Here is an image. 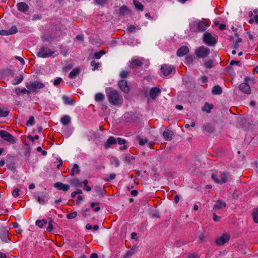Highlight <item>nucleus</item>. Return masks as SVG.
<instances>
[{
    "instance_id": "obj_18",
    "label": "nucleus",
    "mask_w": 258,
    "mask_h": 258,
    "mask_svg": "<svg viewBox=\"0 0 258 258\" xmlns=\"http://www.w3.org/2000/svg\"><path fill=\"white\" fill-rule=\"evenodd\" d=\"M188 52V47L186 46H182L179 49H178L176 54L177 56L181 57L187 53Z\"/></svg>"
},
{
    "instance_id": "obj_21",
    "label": "nucleus",
    "mask_w": 258,
    "mask_h": 258,
    "mask_svg": "<svg viewBox=\"0 0 258 258\" xmlns=\"http://www.w3.org/2000/svg\"><path fill=\"white\" fill-rule=\"evenodd\" d=\"M35 197L38 203L41 205H44L48 201V198L44 195L41 196L38 195Z\"/></svg>"
},
{
    "instance_id": "obj_9",
    "label": "nucleus",
    "mask_w": 258,
    "mask_h": 258,
    "mask_svg": "<svg viewBox=\"0 0 258 258\" xmlns=\"http://www.w3.org/2000/svg\"><path fill=\"white\" fill-rule=\"evenodd\" d=\"M54 53V51L51 50L48 47H43L37 53V55L40 57L46 58L50 56Z\"/></svg>"
},
{
    "instance_id": "obj_53",
    "label": "nucleus",
    "mask_w": 258,
    "mask_h": 258,
    "mask_svg": "<svg viewBox=\"0 0 258 258\" xmlns=\"http://www.w3.org/2000/svg\"><path fill=\"white\" fill-rule=\"evenodd\" d=\"M62 79L60 77L57 78L53 82V85L55 86H57L60 84V83L62 81Z\"/></svg>"
},
{
    "instance_id": "obj_42",
    "label": "nucleus",
    "mask_w": 258,
    "mask_h": 258,
    "mask_svg": "<svg viewBox=\"0 0 258 258\" xmlns=\"http://www.w3.org/2000/svg\"><path fill=\"white\" fill-rule=\"evenodd\" d=\"M35 123L34 117L33 116H30L29 119L26 122L27 125H33Z\"/></svg>"
},
{
    "instance_id": "obj_36",
    "label": "nucleus",
    "mask_w": 258,
    "mask_h": 258,
    "mask_svg": "<svg viewBox=\"0 0 258 258\" xmlns=\"http://www.w3.org/2000/svg\"><path fill=\"white\" fill-rule=\"evenodd\" d=\"M98 205H99V203H94V202H93V203H91L90 207L92 208H94L93 211L94 212H98L100 210V208L98 206Z\"/></svg>"
},
{
    "instance_id": "obj_38",
    "label": "nucleus",
    "mask_w": 258,
    "mask_h": 258,
    "mask_svg": "<svg viewBox=\"0 0 258 258\" xmlns=\"http://www.w3.org/2000/svg\"><path fill=\"white\" fill-rule=\"evenodd\" d=\"M70 182L75 186H81V182L79 181L78 178H74L70 181Z\"/></svg>"
},
{
    "instance_id": "obj_26",
    "label": "nucleus",
    "mask_w": 258,
    "mask_h": 258,
    "mask_svg": "<svg viewBox=\"0 0 258 258\" xmlns=\"http://www.w3.org/2000/svg\"><path fill=\"white\" fill-rule=\"evenodd\" d=\"M214 106L212 104H210L206 102L205 104L204 107H202V110L207 112V113H210L211 112V110L213 108Z\"/></svg>"
},
{
    "instance_id": "obj_34",
    "label": "nucleus",
    "mask_w": 258,
    "mask_h": 258,
    "mask_svg": "<svg viewBox=\"0 0 258 258\" xmlns=\"http://www.w3.org/2000/svg\"><path fill=\"white\" fill-rule=\"evenodd\" d=\"M137 140L139 142V144L141 146H143L148 142V140L147 138L143 139L141 138L140 136L137 137Z\"/></svg>"
},
{
    "instance_id": "obj_22",
    "label": "nucleus",
    "mask_w": 258,
    "mask_h": 258,
    "mask_svg": "<svg viewBox=\"0 0 258 258\" xmlns=\"http://www.w3.org/2000/svg\"><path fill=\"white\" fill-rule=\"evenodd\" d=\"M117 13L121 15H128L130 11L126 6H122L117 10Z\"/></svg>"
},
{
    "instance_id": "obj_30",
    "label": "nucleus",
    "mask_w": 258,
    "mask_h": 258,
    "mask_svg": "<svg viewBox=\"0 0 258 258\" xmlns=\"http://www.w3.org/2000/svg\"><path fill=\"white\" fill-rule=\"evenodd\" d=\"M203 128L206 133L210 134L213 133L214 131L213 127L209 124L204 125Z\"/></svg>"
},
{
    "instance_id": "obj_54",
    "label": "nucleus",
    "mask_w": 258,
    "mask_h": 258,
    "mask_svg": "<svg viewBox=\"0 0 258 258\" xmlns=\"http://www.w3.org/2000/svg\"><path fill=\"white\" fill-rule=\"evenodd\" d=\"M42 223L43 225H45V224H46L47 222V220L46 219H42V220H36V222H35V224H38L39 223Z\"/></svg>"
},
{
    "instance_id": "obj_43",
    "label": "nucleus",
    "mask_w": 258,
    "mask_h": 258,
    "mask_svg": "<svg viewBox=\"0 0 258 258\" xmlns=\"http://www.w3.org/2000/svg\"><path fill=\"white\" fill-rule=\"evenodd\" d=\"M53 220L51 218L49 219L48 226L47 228V230L48 232H51L53 229V226L52 224Z\"/></svg>"
},
{
    "instance_id": "obj_2",
    "label": "nucleus",
    "mask_w": 258,
    "mask_h": 258,
    "mask_svg": "<svg viewBox=\"0 0 258 258\" xmlns=\"http://www.w3.org/2000/svg\"><path fill=\"white\" fill-rule=\"evenodd\" d=\"M209 25V24L205 21L198 20L189 24V29L194 32H203L206 30Z\"/></svg>"
},
{
    "instance_id": "obj_51",
    "label": "nucleus",
    "mask_w": 258,
    "mask_h": 258,
    "mask_svg": "<svg viewBox=\"0 0 258 258\" xmlns=\"http://www.w3.org/2000/svg\"><path fill=\"white\" fill-rule=\"evenodd\" d=\"M28 139L32 141V142L34 141L35 140H37L39 139V136L38 135L34 136V137H32L30 135H29L28 136Z\"/></svg>"
},
{
    "instance_id": "obj_13",
    "label": "nucleus",
    "mask_w": 258,
    "mask_h": 258,
    "mask_svg": "<svg viewBox=\"0 0 258 258\" xmlns=\"http://www.w3.org/2000/svg\"><path fill=\"white\" fill-rule=\"evenodd\" d=\"M54 187L59 190L67 191L70 189V185L63 184L60 182H57L54 184Z\"/></svg>"
},
{
    "instance_id": "obj_28",
    "label": "nucleus",
    "mask_w": 258,
    "mask_h": 258,
    "mask_svg": "<svg viewBox=\"0 0 258 258\" xmlns=\"http://www.w3.org/2000/svg\"><path fill=\"white\" fill-rule=\"evenodd\" d=\"M80 72V69L78 68L73 69L69 74V77L71 79L75 78L79 74Z\"/></svg>"
},
{
    "instance_id": "obj_37",
    "label": "nucleus",
    "mask_w": 258,
    "mask_h": 258,
    "mask_svg": "<svg viewBox=\"0 0 258 258\" xmlns=\"http://www.w3.org/2000/svg\"><path fill=\"white\" fill-rule=\"evenodd\" d=\"M104 99V96L102 93H99L96 94L95 99L97 102H100Z\"/></svg>"
},
{
    "instance_id": "obj_20",
    "label": "nucleus",
    "mask_w": 258,
    "mask_h": 258,
    "mask_svg": "<svg viewBox=\"0 0 258 258\" xmlns=\"http://www.w3.org/2000/svg\"><path fill=\"white\" fill-rule=\"evenodd\" d=\"M116 143V140L114 137H110L107 141L104 144V147L106 149H107L110 147V146L112 145L115 144Z\"/></svg>"
},
{
    "instance_id": "obj_63",
    "label": "nucleus",
    "mask_w": 258,
    "mask_h": 258,
    "mask_svg": "<svg viewBox=\"0 0 258 258\" xmlns=\"http://www.w3.org/2000/svg\"><path fill=\"white\" fill-rule=\"evenodd\" d=\"M83 200V198L81 196H79L77 198V204H79L80 202L82 201Z\"/></svg>"
},
{
    "instance_id": "obj_62",
    "label": "nucleus",
    "mask_w": 258,
    "mask_h": 258,
    "mask_svg": "<svg viewBox=\"0 0 258 258\" xmlns=\"http://www.w3.org/2000/svg\"><path fill=\"white\" fill-rule=\"evenodd\" d=\"M208 81V78L206 76H203L201 78V81L202 83H206Z\"/></svg>"
},
{
    "instance_id": "obj_45",
    "label": "nucleus",
    "mask_w": 258,
    "mask_h": 258,
    "mask_svg": "<svg viewBox=\"0 0 258 258\" xmlns=\"http://www.w3.org/2000/svg\"><path fill=\"white\" fill-rule=\"evenodd\" d=\"M115 177L116 174L115 173H111L109 175V176L108 177L105 178L104 180L107 182H109L111 180L114 179L115 178Z\"/></svg>"
},
{
    "instance_id": "obj_5",
    "label": "nucleus",
    "mask_w": 258,
    "mask_h": 258,
    "mask_svg": "<svg viewBox=\"0 0 258 258\" xmlns=\"http://www.w3.org/2000/svg\"><path fill=\"white\" fill-rule=\"evenodd\" d=\"M26 86L28 89L31 90L33 93L37 92V89H41L45 87L43 83L38 81H34L30 84L26 83Z\"/></svg>"
},
{
    "instance_id": "obj_64",
    "label": "nucleus",
    "mask_w": 258,
    "mask_h": 258,
    "mask_svg": "<svg viewBox=\"0 0 258 258\" xmlns=\"http://www.w3.org/2000/svg\"><path fill=\"white\" fill-rule=\"evenodd\" d=\"M131 194L133 196L136 197L138 195V192L137 190L134 189L132 190Z\"/></svg>"
},
{
    "instance_id": "obj_24",
    "label": "nucleus",
    "mask_w": 258,
    "mask_h": 258,
    "mask_svg": "<svg viewBox=\"0 0 258 258\" xmlns=\"http://www.w3.org/2000/svg\"><path fill=\"white\" fill-rule=\"evenodd\" d=\"M137 247L136 246H134L127 251L123 258H129L131 257L134 253L137 252Z\"/></svg>"
},
{
    "instance_id": "obj_7",
    "label": "nucleus",
    "mask_w": 258,
    "mask_h": 258,
    "mask_svg": "<svg viewBox=\"0 0 258 258\" xmlns=\"http://www.w3.org/2000/svg\"><path fill=\"white\" fill-rule=\"evenodd\" d=\"M0 238L5 243H9L11 240L9 230L6 227L0 228Z\"/></svg>"
},
{
    "instance_id": "obj_19",
    "label": "nucleus",
    "mask_w": 258,
    "mask_h": 258,
    "mask_svg": "<svg viewBox=\"0 0 258 258\" xmlns=\"http://www.w3.org/2000/svg\"><path fill=\"white\" fill-rule=\"evenodd\" d=\"M143 64V62L141 60L137 59H133L130 61L129 68L133 69L136 66L141 67Z\"/></svg>"
},
{
    "instance_id": "obj_52",
    "label": "nucleus",
    "mask_w": 258,
    "mask_h": 258,
    "mask_svg": "<svg viewBox=\"0 0 258 258\" xmlns=\"http://www.w3.org/2000/svg\"><path fill=\"white\" fill-rule=\"evenodd\" d=\"M117 142L119 145L125 144L126 143V140L122 139L120 138H117V140H116V142Z\"/></svg>"
},
{
    "instance_id": "obj_44",
    "label": "nucleus",
    "mask_w": 258,
    "mask_h": 258,
    "mask_svg": "<svg viewBox=\"0 0 258 258\" xmlns=\"http://www.w3.org/2000/svg\"><path fill=\"white\" fill-rule=\"evenodd\" d=\"M18 31L17 28L16 26H13L10 30H9L10 35L16 34Z\"/></svg>"
},
{
    "instance_id": "obj_25",
    "label": "nucleus",
    "mask_w": 258,
    "mask_h": 258,
    "mask_svg": "<svg viewBox=\"0 0 258 258\" xmlns=\"http://www.w3.org/2000/svg\"><path fill=\"white\" fill-rule=\"evenodd\" d=\"M60 122L63 125H67L70 123L71 117L69 115H64L61 118Z\"/></svg>"
},
{
    "instance_id": "obj_46",
    "label": "nucleus",
    "mask_w": 258,
    "mask_h": 258,
    "mask_svg": "<svg viewBox=\"0 0 258 258\" xmlns=\"http://www.w3.org/2000/svg\"><path fill=\"white\" fill-rule=\"evenodd\" d=\"M91 66L93 67L94 68L92 69L93 71L95 70L96 69H97L99 67V63L98 62H96L95 60H92L91 62Z\"/></svg>"
},
{
    "instance_id": "obj_39",
    "label": "nucleus",
    "mask_w": 258,
    "mask_h": 258,
    "mask_svg": "<svg viewBox=\"0 0 258 258\" xmlns=\"http://www.w3.org/2000/svg\"><path fill=\"white\" fill-rule=\"evenodd\" d=\"M204 65L206 68L211 69L213 66V60L212 59H208L205 62Z\"/></svg>"
},
{
    "instance_id": "obj_41",
    "label": "nucleus",
    "mask_w": 258,
    "mask_h": 258,
    "mask_svg": "<svg viewBox=\"0 0 258 258\" xmlns=\"http://www.w3.org/2000/svg\"><path fill=\"white\" fill-rule=\"evenodd\" d=\"M134 160H135V157L133 156L126 155L124 157V161L127 163H130Z\"/></svg>"
},
{
    "instance_id": "obj_15",
    "label": "nucleus",
    "mask_w": 258,
    "mask_h": 258,
    "mask_svg": "<svg viewBox=\"0 0 258 258\" xmlns=\"http://www.w3.org/2000/svg\"><path fill=\"white\" fill-rule=\"evenodd\" d=\"M239 90L242 92L249 94L251 92L250 88L247 83H241L239 86Z\"/></svg>"
},
{
    "instance_id": "obj_12",
    "label": "nucleus",
    "mask_w": 258,
    "mask_h": 258,
    "mask_svg": "<svg viewBox=\"0 0 258 258\" xmlns=\"http://www.w3.org/2000/svg\"><path fill=\"white\" fill-rule=\"evenodd\" d=\"M118 85L120 89L124 93H127L129 92L130 88L127 85L126 81L122 79L118 82Z\"/></svg>"
},
{
    "instance_id": "obj_6",
    "label": "nucleus",
    "mask_w": 258,
    "mask_h": 258,
    "mask_svg": "<svg viewBox=\"0 0 258 258\" xmlns=\"http://www.w3.org/2000/svg\"><path fill=\"white\" fill-rule=\"evenodd\" d=\"M203 42L208 46H214L217 43V40L211 34L206 32L203 35Z\"/></svg>"
},
{
    "instance_id": "obj_14",
    "label": "nucleus",
    "mask_w": 258,
    "mask_h": 258,
    "mask_svg": "<svg viewBox=\"0 0 258 258\" xmlns=\"http://www.w3.org/2000/svg\"><path fill=\"white\" fill-rule=\"evenodd\" d=\"M161 93V90L159 88L154 87L152 88L150 91V97L154 100L157 96L159 95Z\"/></svg>"
},
{
    "instance_id": "obj_47",
    "label": "nucleus",
    "mask_w": 258,
    "mask_h": 258,
    "mask_svg": "<svg viewBox=\"0 0 258 258\" xmlns=\"http://www.w3.org/2000/svg\"><path fill=\"white\" fill-rule=\"evenodd\" d=\"M77 215V213L76 212H72L67 215V218L69 219H73L75 218Z\"/></svg>"
},
{
    "instance_id": "obj_1",
    "label": "nucleus",
    "mask_w": 258,
    "mask_h": 258,
    "mask_svg": "<svg viewBox=\"0 0 258 258\" xmlns=\"http://www.w3.org/2000/svg\"><path fill=\"white\" fill-rule=\"evenodd\" d=\"M106 96L108 101L112 105H121L123 102L122 96L112 88H109L106 90Z\"/></svg>"
},
{
    "instance_id": "obj_59",
    "label": "nucleus",
    "mask_w": 258,
    "mask_h": 258,
    "mask_svg": "<svg viewBox=\"0 0 258 258\" xmlns=\"http://www.w3.org/2000/svg\"><path fill=\"white\" fill-rule=\"evenodd\" d=\"M198 238H199V239L200 240L199 242L201 243V242H203L204 240L205 236H204V234L201 233L198 236Z\"/></svg>"
},
{
    "instance_id": "obj_11",
    "label": "nucleus",
    "mask_w": 258,
    "mask_h": 258,
    "mask_svg": "<svg viewBox=\"0 0 258 258\" xmlns=\"http://www.w3.org/2000/svg\"><path fill=\"white\" fill-rule=\"evenodd\" d=\"M175 69L168 64H163L161 68V73L165 76H168Z\"/></svg>"
},
{
    "instance_id": "obj_8",
    "label": "nucleus",
    "mask_w": 258,
    "mask_h": 258,
    "mask_svg": "<svg viewBox=\"0 0 258 258\" xmlns=\"http://www.w3.org/2000/svg\"><path fill=\"white\" fill-rule=\"evenodd\" d=\"M0 137L12 144L16 142L15 138L11 134L4 130L0 131Z\"/></svg>"
},
{
    "instance_id": "obj_48",
    "label": "nucleus",
    "mask_w": 258,
    "mask_h": 258,
    "mask_svg": "<svg viewBox=\"0 0 258 258\" xmlns=\"http://www.w3.org/2000/svg\"><path fill=\"white\" fill-rule=\"evenodd\" d=\"M253 219L255 223H258V209L253 212Z\"/></svg>"
},
{
    "instance_id": "obj_33",
    "label": "nucleus",
    "mask_w": 258,
    "mask_h": 258,
    "mask_svg": "<svg viewBox=\"0 0 258 258\" xmlns=\"http://www.w3.org/2000/svg\"><path fill=\"white\" fill-rule=\"evenodd\" d=\"M134 4L136 7V8L140 11H143L144 9L143 5L140 3L138 0H133Z\"/></svg>"
},
{
    "instance_id": "obj_35",
    "label": "nucleus",
    "mask_w": 258,
    "mask_h": 258,
    "mask_svg": "<svg viewBox=\"0 0 258 258\" xmlns=\"http://www.w3.org/2000/svg\"><path fill=\"white\" fill-rule=\"evenodd\" d=\"M131 72L127 71H122L120 74L119 76L122 79H125L130 76Z\"/></svg>"
},
{
    "instance_id": "obj_57",
    "label": "nucleus",
    "mask_w": 258,
    "mask_h": 258,
    "mask_svg": "<svg viewBox=\"0 0 258 258\" xmlns=\"http://www.w3.org/2000/svg\"><path fill=\"white\" fill-rule=\"evenodd\" d=\"M31 91L30 90H27L25 88L21 89V93L22 94L27 93L28 95L30 94Z\"/></svg>"
},
{
    "instance_id": "obj_58",
    "label": "nucleus",
    "mask_w": 258,
    "mask_h": 258,
    "mask_svg": "<svg viewBox=\"0 0 258 258\" xmlns=\"http://www.w3.org/2000/svg\"><path fill=\"white\" fill-rule=\"evenodd\" d=\"M15 58L18 60H19L22 64H25V61L24 59L20 56H16Z\"/></svg>"
},
{
    "instance_id": "obj_3",
    "label": "nucleus",
    "mask_w": 258,
    "mask_h": 258,
    "mask_svg": "<svg viewBox=\"0 0 258 258\" xmlns=\"http://www.w3.org/2000/svg\"><path fill=\"white\" fill-rule=\"evenodd\" d=\"M195 53L198 58H204L210 54V49L204 46H201L195 50Z\"/></svg>"
},
{
    "instance_id": "obj_56",
    "label": "nucleus",
    "mask_w": 258,
    "mask_h": 258,
    "mask_svg": "<svg viewBox=\"0 0 258 258\" xmlns=\"http://www.w3.org/2000/svg\"><path fill=\"white\" fill-rule=\"evenodd\" d=\"M0 34L1 35H10L9 30H1Z\"/></svg>"
},
{
    "instance_id": "obj_40",
    "label": "nucleus",
    "mask_w": 258,
    "mask_h": 258,
    "mask_svg": "<svg viewBox=\"0 0 258 258\" xmlns=\"http://www.w3.org/2000/svg\"><path fill=\"white\" fill-rule=\"evenodd\" d=\"M23 80V76L22 74H21L19 76V77H18V79H17V80L15 82L13 81L12 82V84L14 85H17L21 83L22 82Z\"/></svg>"
},
{
    "instance_id": "obj_50",
    "label": "nucleus",
    "mask_w": 258,
    "mask_h": 258,
    "mask_svg": "<svg viewBox=\"0 0 258 258\" xmlns=\"http://www.w3.org/2000/svg\"><path fill=\"white\" fill-rule=\"evenodd\" d=\"M20 191V189L19 188H15L12 192L13 196L14 197H17L19 196Z\"/></svg>"
},
{
    "instance_id": "obj_10",
    "label": "nucleus",
    "mask_w": 258,
    "mask_h": 258,
    "mask_svg": "<svg viewBox=\"0 0 258 258\" xmlns=\"http://www.w3.org/2000/svg\"><path fill=\"white\" fill-rule=\"evenodd\" d=\"M230 239V235L227 233L223 234L221 236L217 238L215 243L218 245H223Z\"/></svg>"
},
{
    "instance_id": "obj_29",
    "label": "nucleus",
    "mask_w": 258,
    "mask_h": 258,
    "mask_svg": "<svg viewBox=\"0 0 258 258\" xmlns=\"http://www.w3.org/2000/svg\"><path fill=\"white\" fill-rule=\"evenodd\" d=\"M212 93L216 95H220L222 93V88L218 85L215 86L212 89Z\"/></svg>"
},
{
    "instance_id": "obj_55",
    "label": "nucleus",
    "mask_w": 258,
    "mask_h": 258,
    "mask_svg": "<svg viewBox=\"0 0 258 258\" xmlns=\"http://www.w3.org/2000/svg\"><path fill=\"white\" fill-rule=\"evenodd\" d=\"M95 3L99 5H103L107 1V0H95Z\"/></svg>"
},
{
    "instance_id": "obj_23",
    "label": "nucleus",
    "mask_w": 258,
    "mask_h": 258,
    "mask_svg": "<svg viewBox=\"0 0 258 258\" xmlns=\"http://www.w3.org/2000/svg\"><path fill=\"white\" fill-rule=\"evenodd\" d=\"M163 136L165 140L170 141L172 139L173 133L170 131H165L163 133Z\"/></svg>"
},
{
    "instance_id": "obj_27",
    "label": "nucleus",
    "mask_w": 258,
    "mask_h": 258,
    "mask_svg": "<svg viewBox=\"0 0 258 258\" xmlns=\"http://www.w3.org/2000/svg\"><path fill=\"white\" fill-rule=\"evenodd\" d=\"M80 172V170L79 169V166L77 164L74 165L73 168L72 169L70 175L72 176H74L75 174H79Z\"/></svg>"
},
{
    "instance_id": "obj_49",
    "label": "nucleus",
    "mask_w": 258,
    "mask_h": 258,
    "mask_svg": "<svg viewBox=\"0 0 258 258\" xmlns=\"http://www.w3.org/2000/svg\"><path fill=\"white\" fill-rule=\"evenodd\" d=\"M185 61L187 64L192 63L193 61V56L192 55H188L185 58Z\"/></svg>"
},
{
    "instance_id": "obj_60",
    "label": "nucleus",
    "mask_w": 258,
    "mask_h": 258,
    "mask_svg": "<svg viewBox=\"0 0 258 258\" xmlns=\"http://www.w3.org/2000/svg\"><path fill=\"white\" fill-rule=\"evenodd\" d=\"M127 29L130 32H133L135 31L136 27L134 26L131 25L128 27Z\"/></svg>"
},
{
    "instance_id": "obj_31",
    "label": "nucleus",
    "mask_w": 258,
    "mask_h": 258,
    "mask_svg": "<svg viewBox=\"0 0 258 258\" xmlns=\"http://www.w3.org/2000/svg\"><path fill=\"white\" fill-rule=\"evenodd\" d=\"M62 99L65 104L72 105L75 103V101L73 99H70L68 96H63Z\"/></svg>"
},
{
    "instance_id": "obj_32",
    "label": "nucleus",
    "mask_w": 258,
    "mask_h": 258,
    "mask_svg": "<svg viewBox=\"0 0 258 258\" xmlns=\"http://www.w3.org/2000/svg\"><path fill=\"white\" fill-rule=\"evenodd\" d=\"M10 113L9 110L6 108H0V117H6Z\"/></svg>"
},
{
    "instance_id": "obj_61",
    "label": "nucleus",
    "mask_w": 258,
    "mask_h": 258,
    "mask_svg": "<svg viewBox=\"0 0 258 258\" xmlns=\"http://www.w3.org/2000/svg\"><path fill=\"white\" fill-rule=\"evenodd\" d=\"M221 218L217 215H216L215 214H214L213 215V220L215 222H218L220 220Z\"/></svg>"
},
{
    "instance_id": "obj_17",
    "label": "nucleus",
    "mask_w": 258,
    "mask_h": 258,
    "mask_svg": "<svg viewBox=\"0 0 258 258\" xmlns=\"http://www.w3.org/2000/svg\"><path fill=\"white\" fill-rule=\"evenodd\" d=\"M226 204L222 200H218L216 202V204L213 206V209L214 210H220L223 208H225Z\"/></svg>"
},
{
    "instance_id": "obj_16",
    "label": "nucleus",
    "mask_w": 258,
    "mask_h": 258,
    "mask_svg": "<svg viewBox=\"0 0 258 258\" xmlns=\"http://www.w3.org/2000/svg\"><path fill=\"white\" fill-rule=\"evenodd\" d=\"M18 10L21 12L25 13L27 12L29 8L28 5L24 2H20L17 4Z\"/></svg>"
},
{
    "instance_id": "obj_4",
    "label": "nucleus",
    "mask_w": 258,
    "mask_h": 258,
    "mask_svg": "<svg viewBox=\"0 0 258 258\" xmlns=\"http://www.w3.org/2000/svg\"><path fill=\"white\" fill-rule=\"evenodd\" d=\"M220 178H218L215 174H212V178L217 183L223 184L226 183L230 177V174L228 172H220Z\"/></svg>"
}]
</instances>
